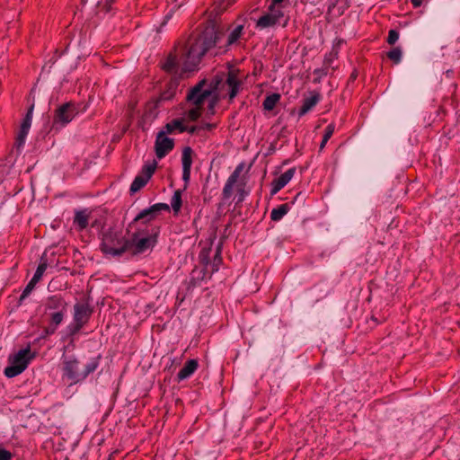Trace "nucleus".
Wrapping results in <instances>:
<instances>
[{"label": "nucleus", "instance_id": "27", "mask_svg": "<svg viewBox=\"0 0 460 460\" xmlns=\"http://www.w3.org/2000/svg\"><path fill=\"white\" fill-rule=\"evenodd\" d=\"M89 216L84 211H76L74 218V224L76 226L78 230H84L88 226Z\"/></svg>", "mask_w": 460, "mask_h": 460}, {"label": "nucleus", "instance_id": "24", "mask_svg": "<svg viewBox=\"0 0 460 460\" xmlns=\"http://www.w3.org/2000/svg\"><path fill=\"white\" fill-rule=\"evenodd\" d=\"M177 86H178V78L174 77L168 84L167 89L161 93L158 102L169 101V100L172 99V97L175 95Z\"/></svg>", "mask_w": 460, "mask_h": 460}, {"label": "nucleus", "instance_id": "26", "mask_svg": "<svg viewBox=\"0 0 460 460\" xmlns=\"http://www.w3.org/2000/svg\"><path fill=\"white\" fill-rule=\"evenodd\" d=\"M338 54L339 50L336 47H333L329 53L325 54L323 64V71H324V74L329 73V69L332 68L333 61L338 58ZM332 69L334 68L332 67Z\"/></svg>", "mask_w": 460, "mask_h": 460}, {"label": "nucleus", "instance_id": "12", "mask_svg": "<svg viewBox=\"0 0 460 460\" xmlns=\"http://www.w3.org/2000/svg\"><path fill=\"white\" fill-rule=\"evenodd\" d=\"M128 251L133 250L134 253H143L148 249H152L157 243V238L131 236L128 239Z\"/></svg>", "mask_w": 460, "mask_h": 460}, {"label": "nucleus", "instance_id": "41", "mask_svg": "<svg viewBox=\"0 0 460 460\" xmlns=\"http://www.w3.org/2000/svg\"><path fill=\"white\" fill-rule=\"evenodd\" d=\"M13 455L10 451L0 447V460H12Z\"/></svg>", "mask_w": 460, "mask_h": 460}, {"label": "nucleus", "instance_id": "29", "mask_svg": "<svg viewBox=\"0 0 460 460\" xmlns=\"http://www.w3.org/2000/svg\"><path fill=\"white\" fill-rule=\"evenodd\" d=\"M279 100H280V94H279V93H272V94L266 96V98L264 99V101L262 102L263 109L266 111H272Z\"/></svg>", "mask_w": 460, "mask_h": 460}, {"label": "nucleus", "instance_id": "21", "mask_svg": "<svg viewBox=\"0 0 460 460\" xmlns=\"http://www.w3.org/2000/svg\"><path fill=\"white\" fill-rule=\"evenodd\" d=\"M321 100V94L317 92H311L310 96L303 100L302 106L298 111L299 117H303L309 112Z\"/></svg>", "mask_w": 460, "mask_h": 460}, {"label": "nucleus", "instance_id": "43", "mask_svg": "<svg viewBox=\"0 0 460 460\" xmlns=\"http://www.w3.org/2000/svg\"><path fill=\"white\" fill-rule=\"evenodd\" d=\"M199 127H202V131H211L216 128L217 125L214 123H202Z\"/></svg>", "mask_w": 460, "mask_h": 460}, {"label": "nucleus", "instance_id": "22", "mask_svg": "<svg viewBox=\"0 0 460 460\" xmlns=\"http://www.w3.org/2000/svg\"><path fill=\"white\" fill-rule=\"evenodd\" d=\"M199 367V362L197 359H189L182 368L178 372L176 379L178 382L189 378L194 374Z\"/></svg>", "mask_w": 460, "mask_h": 460}, {"label": "nucleus", "instance_id": "6", "mask_svg": "<svg viewBox=\"0 0 460 460\" xmlns=\"http://www.w3.org/2000/svg\"><path fill=\"white\" fill-rule=\"evenodd\" d=\"M102 251L106 254L119 256L128 251V239L120 237L117 233H106L102 238Z\"/></svg>", "mask_w": 460, "mask_h": 460}, {"label": "nucleus", "instance_id": "47", "mask_svg": "<svg viewBox=\"0 0 460 460\" xmlns=\"http://www.w3.org/2000/svg\"><path fill=\"white\" fill-rule=\"evenodd\" d=\"M411 2L415 8H418L422 4V0H411Z\"/></svg>", "mask_w": 460, "mask_h": 460}, {"label": "nucleus", "instance_id": "34", "mask_svg": "<svg viewBox=\"0 0 460 460\" xmlns=\"http://www.w3.org/2000/svg\"><path fill=\"white\" fill-rule=\"evenodd\" d=\"M402 52L400 47L393 48L387 52V58L394 64H399L402 60Z\"/></svg>", "mask_w": 460, "mask_h": 460}, {"label": "nucleus", "instance_id": "18", "mask_svg": "<svg viewBox=\"0 0 460 460\" xmlns=\"http://www.w3.org/2000/svg\"><path fill=\"white\" fill-rule=\"evenodd\" d=\"M243 169V165L241 164L236 166L234 171L231 173V175L226 180V182L223 188L222 196L224 199H228L231 198L233 194L234 186L236 184L242 172Z\"/></svg>", "mask_w": 460, "mask_h": 460}, {"label": "nucleus", "instance_id": "35", "mask_svg": "<svg viewBox=\"0 0 460 460\" xmlns=\"http://www.w3.org/2000/svg\"><path fill=\"white\" fill-rule=\"evenodd\" d=\"M166 2L170 3V4H172L174 5L170 9L168 13L164 16V20L163 24H165L171 19V17L172 16L173 13L177 9H179L181 7V4H177L178 0H166Z\"/></svg>", "mask_w": 460, "mask_h": 460}, {"label": "nucleus", "instance_id": "1", "mask_svg": "<svg viewBox=\"0 0 460 460\" xmlns=\"http://www.w3.org/2000/svg\"><path fill=\"white\" fill-rule=\"evenodd\" d=\"M220 35L215 23L207 22L190 35L184 46L168 55L162 63V69L174 75L195 71L203 56L216 46Z\"/></svg>", "mask_w": 460, "mask_h": 460}, {"label": "nucleus", "instance_id": "9", "mask_svg": "<svg viewBox=\"0 0 460 460\" xmlns=\"http://www.w3.org/2000/svg\"><path fill=\"white\" fill-rule=\"evenodd\" d=\"M162 210H170V207L165 203H156L151 207L140 211L128 225V228H131L136 224H154L153 221L156 218L159 212Z\"/></svg>", "mask_w": 460, "mask_h": 460}, {"label": "nucleus", "instance_id": "36", "mask_svg": "<svg viewBox=\"0 0 460 460\" xmlns=\"http://www.w3.org/2000/svg\"><path fill=\"white\" fill-rule=\"evenodd\" d=\"M37 283L38 282H32V279L30 280L20 296V302L24 300L31 294Z\"/></svg>", "mask_w": 460, "mask_h": 460}, {"label": "nucleus", "instance_id": "38", "mask_svg": "<svg viewBox=\"0 0 460 460\" xmlns=\"http://www.w3.org/2000/svg\"><path fill=\"white\" fill-rule=\"evenodd\" d=\"M399 39V32L396 30H390L387 37V43L390 45L395 44Z\"/></svg>", "mask_w": 460, "mask_h": 460}, {"label": "nucleus", "instance_id": "23", "mask_svg": "<svg viewBox=\"0 0 460 460\" xmlns=\"http://www.w3.org/2000/svg\"><path fill=\"white\" fill-rule=\"evenodd\" d=\"M187 130V126H185L183 119H174L172 121L168 122L164 126V129L162 130L165 132V134H174V133H182Z\"/></svg>", "mask_w": 460, "mask_h": 460}, {"label": "nucleus", "instance_id": "28", "mask_svg": "<svg viewBox=\"0 0 460 460\" xmlns=\"http://www.w3.org/2000/svg\"><path fill=\"white\" fill-rule=\"evenodd\" d=\"M289 210L288 203L281 204L279 207L273 208L270 213V218L272 221H279Z\"/></svg>", "mask_w": 460, "mask_h": 460}, {"label": "nucleus", "instance_id": "8", "mask_svg": "<svg viewBox=\"0 0 460 460\" xmlns=\"http://www.w3.org/2000/svg\"><path fill=\"white\" fill-rule=\"evenodd\" d=\"M79 113L78 106L74 102H66L59 106L54 115L53 126L65 127Z\"/></svg>", "mask_w": 460, "mask_h": 460}, {"label": "nucleus", "instance_id": "42", "mask_svg": "<svg viewBox=\"0 0 460 460\" xmlns=\"http://www.w3.org/2000/svg\"><path fill=\"white\" fill-rule=\"evenodd\" d=\"M186 131L192 135H194V134L199 135L202 132V127H199V125L191 126L190 128L187 127Z\"/></svg>", "mask_w": 460, "mask_h": 460}, {"label": "nucleus", "instance_id": "7", "mask_svg": "<svg viewBox=\"0 0 460 460\" xmlns=\"http://www.w3.org/2000/svg\"><path fill=\"white\" fill-rule=\"evenodd\" d=\"M288 21L289 17L285 14L284 10H275L268 7V11L257 20L255 27L261 31L268 28H273L276 25L286 27Z\"/></svg>", "mask_w": 460, "mask_h": 460}, {"label": "nucleus", "instance_id": "13", "mask_svg": "<svg viewBox=\"0 0 460 460\" xmlns=\"http://www.w3.org/2000/svg\"><path fill=\"white\" fill-rule=\"evenodd\" d=\"M200 261L204 265L202 268L196 267L190 274V286H199L201 281L210 279L212 274L211 272L208 274V255H204L201 253L199 255Z\"/></svg>", "mask_w": 460, "mask_h": 460}, {"label": "nucleus", "instance_id": "39", "mask_svg": "<svg viewBox=\"0 0 460 460\" xmlns=\"http://www.w3.org/2000/svg\"><path fill=\"white\" fill-rule=\"evenodd\" d=\"M334 130H335V125L333 123L329 124L324 129V134H323V138L329 140L332 137V136L333 135Z\"/></svg>", "mask_w": 460, "mask_h": 460}, {"label": "nucleus", "instance_id": "20", "mask_svg": "<svg viewBox=\"0 0 460 460\" xmlns=\"http://www.w3.org/2000/svg\"><path fill=\"white\" fill-rule=\"evenodd\" d=\"M296 172V168H290L288 171H286L284 173H282L278 178L274 179L271 183V190L270 194L275 195L277 194L280 190H282L294 177Z\"/></svg>", "mask_w": 460, "mask_h": 460}, {"label": "nucleus", "instance_id": "4", "mask_svg": "<svg viewBox=\"0 0 460 460\" xmlns=\"http://www.w3.org/2000/svg\"><path fill=\"white\" fill-rule=\"evenodd\" d=\"M33 358L30 347L19 350L9 358L10 365L4 368L5 376L12 378L22 374Z\"/></svg>", "mask_w": 460, "mask_h": 460}, {"label": "nucleus", "instance_id": "49", "mask_svg": "<svg viewBox=\"0 0 460 460\" xmlns=\"http://www.w3.org/2000/svg\"><path fill=\"white\" fill-rule=\"evenodd\" d=\"M115 2V0H105V5L107 6L108 10L111 7V4Z\"/></svg>", "mask_w": 460, "mask_h": 460}, {"label": "nucleus", "instance_id": "10", "mask_svg": "<svg viewBox=\"0 0 460 460\" xmlns=\"http://www.w3.org/2000/svg\"><path fill=\"white\" fill-rule=\"evenodd\" d=\"M245 76L236 68H231L227 72L226 85L228 88L229 100L233 101L243 88Z\"/></svg>", "mask_w": 460, "mask_h": 460}, {"label": "nucleus", "instance_id": "17", "mask_svg": "<svg viewBox=\"0 0 460 460\" xmlns=\"http://www.w3.org/2000/svg\"><path fill=\"white\" fill-rule=\"evenodd\" d=\"M193 150L190 146H185L181 153L182 180L188 184L190 179Z\"/></svg>", "mask_w": 460, "mask_h": 460}, {"label": "nucleus", "instance_id": "31", "mask_svg": "<svg viewBox=\"0 0 460 460\" xmlns=\"http://www.w3.org/2000/svg\"><path fill=\"white\" fill-rule=\"evenodd\" d=\"M182 200H181V191L180 190H176L171 199V207L174 212V214H178L181 208Z\"/></svg>", "mask_w": 460, "mask_h": 460}, {"label": "nucleus", "instance_id": "5", "mask_svg": "<svg viewBox=\"0 0 460 460\" xmlns=\"http://www.w3.org/2000/svg\"><path fill=\"white\" fill-rule=\"evenodd\" d=\"M93 314V309L86 303H76L74 305L73 323L66 330L70 337L76 335L89 322Z\"/></svg>", "mask_w": 460, "mask_h": 460}, {"label": "nucleus", "instance_id": "30", "mask_svg": "<svg viewBox=\"0 0 460 460\" xmlns=\"http://www.w3.org/2000/svg\"><path fill=\"white\" fill-rule=\"evenodd\" d=\"M243 25H237L228 35V38H227V42H226V45L227 46H231L234 43H236L242 34H243Z\"/></svg>", "mask_w": 460, "mask_h": 460}, {"label": "nucleus", "instance_id": "45", "mask_svg": "<svg viewBox=\"0 0 460 460\" xmlns=\"http://www.w3.org/2000/svg\"><path fill=\"white\" fill-rule=\"evenodd\" d=\"M357 77H358V71L356 69H354L349 75V81L353 82L357 79Z\"/></svg>", "mask_w": 460, "mask_h": 460}, {"label": "nucleus", "instance_id": "48", "mask_svg": "<svg viewBox=\"0 0 460 460\" xmlns=\"http://www.w3.org/2000/svg\"><path fill=\"white\" fill-rule=\"evenodd\" d=\"M328 141H329V140H327V139H325V138H323V139H322V142H321V144H320V150H323V149L325 147V146H326V144H327V142H328Z\"/></svg>", "mask_w": 460, "mask_h": 460}, {"label": "nucleus", "instance_id": "44", "mask_svg": "<svg viewBox=\"0 0 460 460\" xmlns=\"http://www.w3.org/2000/svg\"><path fill=\"white\" fill-rule=\"evenodd\" d=\"M238 194H239V199H238V202H242L246 195V192L244 191V189L243 187H239L238 190Z\"/></svg>", "mask_w": 460, "mask_h": 460}, {"label": "nucleus", "instance_id": "11", "mask_svg": "<svg viewBox=\"0 0 460 460\" xmlns=\"http://www.w3.org/2000/svg\"><path fill=\"white\" fill-rule=\"evenodd\" d=\"M157 166L156 161H153L150 164H145L141 172L135 177L134 181L130 185V192L136 193L145 187L148 181L151 179L155 172Z\"/></svg>", "mask_w": 460, "mask_h": 460}, {"label": "nucleus", "instance_id": "15", "mask_svg": "<svg viewBox=\"0 0 460 460\" xmlns=\"http://www.w3.org/2000/svg\"><path fill=\"white\" fill-rule=\"evenodd\" d=\"M33 109H34V104H31L30 106V108L28 109V111H27L25 117L23 118V119L22 121L19 132L15 138V146L17 147V149H20L25 144L27 135H28L29 130L31 126Z\"/></svg>", "mask_w": 460, "mask_h": 460}, {"label": "nucleus", "instance_id": "14", "mask_svg": "<svg viewBox=\"0 0 460 460\" xmlns=\"http://www.w3.org/2000/svg\"><path fill=\"white\" fill-rule=\"evenodd\" d=\"M174 147V141L172 138L165 137V132L160 131L157 134L155 149V155L158 159L166 156Z\"/></svg>", "mask_w": 460, "mask_h": 460}, {"label": "nucleus", "instance_id": "16", "mask_svg": "<svg viewBox=\"0 0 460 460\" xmlns=\"http://www.w3.org/2000/svg\"><path fill=\"white\" fill-rule=\"evenodd\" d=\"M132 228L135 232L131 236L158 238L160 226L155 224H136Z\"/></svg>", "mask_w": 460, "mask_h": 460}, {"label": "nucleus", "instance_id": "40", "mask_svg": "<svg viewBox=\"0 0 460 460\" xmlns=\"http://www.w3.org/2000/svg\"><path fill=\"white\" fill-rule=\"evenodd\" d=\"M56 331L57 330L55 328L48 324L46 327H44L40 334V339H46L47 337L53 335L56 332Z\"/></svg>", "mask_w": 460, "mask_h": 460}, {"label": "nucleus", "instance_id": "46", "mask_svg": "<svg viewBox=\"0 0 460 460\" xmlns=\"http://www.w3.org/2000/svg\"><path fill=\"white\" fill-rule=\"evenodd\" d=\"M314 75H318L319 76H323V75H327L328 74H324V71H323V67L322 68H318V69H315L314 71Z\"/></svg>", "mask_w": 460, "mask_h": 460}, {"label": "nucleus", "instance_id": "2", "mask_svg": "<svg viewBox=\"0 0 460 460\" xmlns=\"http://www.w3.org/2000/svg\"><path fill=\"white\" fill-rule=\"evenodd\" d=\"M211 94L212 87L208 85L205 79L199 81L190 90L186 96V101L191 106L187 112V117L190 120L195 121L201 116L203 105Z\"/></svg>", "mask_w": 460, "mask_h": 460}, {"label": "nucleus", "instance_id": "25", "mask_svg": "<svg viewBox=\"0 0 460 460\" xmlns=\"http://www.w3.org/2000/svg\"><path fill=\"white\" fill-rule=\"evenodd\" d=\"M67 311L49 312L45 313L49 317L48 324L58 330V327L62 323Z\"/></svg>", "mask_w": 460, "mask_h": 460}, {"label": "nucleus", "instance_id": "3", "mask_svg": "<svg viewBox=\"0 0 460 460\" xmlns=\"http://www.w3.org/2000/svg\"><path fill=\"white\" fill-rule=\"evenodd\" d=\"M100 357L92 358L83 370L79 369V361L76 358H67L63 361V378L69 381V385L77 384L93 373L99 366Z\"/></svg>", "mask_w": 460, "mask_h": 460}, {"label": "nucleus", "instance_id": "33", "mask_svg": "<svg viewBox=\"0 0 460 460\" xmlns=\"http://www.w3.org/2000/svg\"><path fill=\"white\" fill-rule=\"evenodd\" d=\"M222 261H223V260L221 257V251H220V249H217V253L214 256L213 261L210 262L208 261V267H210L211 274L217 272L219 270V267H220Z\"/></svg>", "mask_w": 460, "mask_h": 460}, {"label": "nucleus", "instance_id": "19", "mask_svg": "<svg viewBox=\"0 0 460 460\" xmlns=\"http://www.w3.org/2000/svg\"><path fill=\"white\" fill-rule=\"evenodd\" d=\"M67 303L60 295H53L47 298L45 313L67 311Z\"/></svg>", "mask_w": 460, "mask_h": 460}, {"label": "nucleus", "instance_id": "37", "mask_svg": "<svg viewBox=\"0 0 460 460\" xmlns=\"http://www.w3.org/2000/svg\"><path fill=\"white\" fill-rule=\"evenodd\" d=\"M285 2L288 4V0H271L269 7L275 10H284Z\"/></svg>", "mask_w": 460, "mask_h": 460}, {"label": "nucleus", "instance_id": "32", "mask_svg": "<svg viewBox=\"0 0 460 460\" xmlns=\"http://www.w3.org/2000/svg\"><path fill=\"white\" fill-rule=\"evenodd\" d=\"M47 268H48L47 260L41 259L40 264L38 265V267L36 269V271H35L33 277L31 278L32 282H39L41 279Z\"/></svg>", "mask_w": 460, "mask_h": 460}]
</instances>
